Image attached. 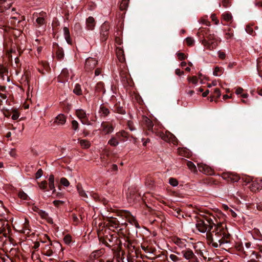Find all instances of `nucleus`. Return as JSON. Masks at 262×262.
<instances>
[{
    "mask_svg": "<svg viewBox=\"0 0 262 262\" xmlns=\"http://www.w3.org/2000/svg\"><path fill=\"white\" fill-rule=\"evenodd\" d=\"M169 183L171 185L173 186H176L178 185V182L177 180L173 178H169Z\"/></svg>",
    "mask_w": 262,
    "mask_h": 262,
    "instance_id": "nucleus-43",
    "label": "nucleus"
},
{
    "mask_svg": "<svg viewBox=\"0 0 262 262\" xmlns=\"http://www.w3.org/2000/svg\"><path fill=\"white\" fill-rule=\"evenodd\" d=\"M60 183L62 185H63L66 187H67V186H69V185H70V183H69V181L65 178H61Z\"/></svg>",
    "mask_w": 262,
    "mask_h": 262,
    "instance_id": "nucleus-46",
    "label": "nucleus"
},
{
    "mask_svg": "<svg viewBox=\"0 0 262 262\" xmlns=\"http://www.w3.org/2000/svg\"><path fill=\"white\" fill-rule=\"evenodd\" d=\"M230 237V234L228 233H226L224 229L223 228V236L222 238L218 239V242L220 243V245L225 244V243H229L228 239Z\"/></svg>",
    "mask_w": 262,
    "mask_h": 262,
    "instance_id": "nucleus-18",
    "label": "nucleus"
},
{
    "mask_svg": "<svg viewBox=\"0 0 262 262\" xmlns=\"http://www.w3.org/2000/svg\"><path fill=\"white\" fill-rule=\"evenodd\" d=\"M63 33L65 39L66 40L67 43L69 45L72 44V40L70 37V31L68 27H63Z\"/></svg>",
    "mask_w": 262,
    "mask_h": 262,
    "instance_id": "nucleus-21",
    "label": "nucleus"
},
{
    "mask_svg": "<svg viewBox=\"0 0 262 262\" xmlns=\"http://www.w3.org/2000/svg\"><path fill=\"white\" fill-rule=\"evenodd\" d=\"M53 51L55 53L56 57L59 60H61L63 58L64 55L63 50L59 46L58 43L56 42L53 43Z\"/></svg>",
    "mask_w": 262,
    "mask_h": 262,
    "instance_id": "nucleus-6",
    "label": "nucleus"
},
{
    "mask_svg": "<svg viewBox=\"0 0 262 262\" xmlns=\"http://www.w3.org/2000/svg\"><path fill=\"white\" fill-rule=\"evenodd\" d=\"M109 223L111 224L110 226L117 228L119 224V222L116 218L112 217L108 221Z\"/></svg>",
    "mask_w": 262,
    "mask_h": 262,
    "instance_id": "nucleus-26",
    "label": "nucleus"
},
{
    "mask_svg": "<svg viewBox=\"0 0 262 262\" xmlns=\"http://www.w3.org/2000/svg\"><path fill=\"white\" fill-rule=\"evenodd\" d=\"M95 92L97 96H100L101 93H102V95L105 93V90L104 89V83L102 82H99L96 84Z\"/></svg>",
    "mask_w": 262,
    "mask_h": 262,
    "instance_id": "nucleus-10",
    "label": "nucleus"
},
{
    "mask_svg": "<svg viewBox=\"0 0 262 262\" xmlns=\"http://www.w3.org/2000/svg\"><path fill=\"white\" fill-rule=\"evenodd\" d=\"M231 176V172H224L223 173L222 177L223 179L227 180H230Z\"/></svg>",
    "mask_w": 262,
    "mask_h": 262,
    "instance_id": "nucleus-47",
    "label": "nucleus"
},
{
    "mask_svg": "<svg viewBox=\"0 0 262 262\" xmlns=\"http://www.w3.org/2000/svg\"><path fill=\"white\" fill-rule=\"evenodd\" d=\"M116 136L119 140L120 141L124 142L129 139L130 135L128 133L122 130L121 132L117 133Z\"/></svg>",
    "mask_w": 262,
    "mask_h": 262,
    "instance_id": "nucleus-13",
    "label": "nucleus"
},
{
    "mask_svg": "<svg viewBox=\"0 0 262 262\" xmlns=\"http://www.w3.org/2000/svg\"><path fill=\"white\" fill-rule=\"evenodd\" d=\"M38 213L42 218H46L48 215V213L45 211L41 210H39Z\"/></svg>",
    "mask_w": 262,
    "mask_h": 262,
    "instance_id": "nucleus-59",
    "label": "nucleus"
},
{
    "mask_svg": "<svg viewBox=\"0 0 262 262\" xmlns=\"http://www.w3.org/2000/svg\"><path fill=\"white\" fill-rule=\"evenodd\" d=\"M118 139L117 138L116 136L115 137H112V138L109 140L108 143L113 146H116L118 145Z\"/></svg>",
    "mask_w": 262,
    "mask_h": 262,
    "instance_id": "nucleus-27",
    "label": "nucleus"
},
{
    "mask_svg": "<svg viewBox=\"0 0 262 262\" xmlns=\"http://www.w3.org/2000/svg\"><path fill=\"white\" fill-rule=\"evenodd\" d=\"M128 1L129 0H122L120 6L121 10H125L127 8Z\"/></svg>",
    "mask_w": 262,
    "mask_h": 262,
    "instance_id": "nucleus-37",
    "label": "nucleus"
},
{
    "mask_svg": "<svg viewBox=\"0 0 262 262\" xmlns=\"http://www.w3.org/2000/svg\"><path fill=\"white\" fill-rule=\"evenodd\" d=\"M110 237H108L107 235L106 236V239H108L110 242H112L114 238H117V235L115 234L110 235Z\"/></svg>",
    "mask_w": 262,
    "mask_h": 262,
    "instance_id": "nucleus-61",
    "label": "nucleus"
},
{
    "mask_svg": "<svg viewBox=\"0 0 262 262\" xmlns=\"http://www.w3.org/2000/svg\"><path fill=\"white\" fill-rule=\"evenodd\" d=\"M3 114L5 117L9 118L11 115V112L9 110L6 109L3 111Z\"/></svg>",
    "mask_w": 262,
    "mask_h": 262,
    "instance_id": "nucleus-52",
    "label": "nucleus"
},
{
    "mask_svg": "<svg viewBox=\"0 0 262 262\" xmlns=\"http://www.w3.org/2000/svg\"><path fill=\"white\" fill-rule=\"evenodd\" d=\"M137 221L136 220V219L132 215L129 217L128 219V222L132 224L133 225H134V224L137 222Z\"/></svg>",
    "mask_w": 262,
    "mask_h": 262,
    "instance_id": "nucleus-57",
    "label": "nucleus"
},
{
    "mask_svg": "<svg viewBox=\"0 0 262 262\" xmlns=\"http://www.w3.org/2000/svg\"><path fill=\"white\" fill-rule=\"evenodd\" d=\"M212 232H215V235L217 237L216 240L218 241V239L222 238L223 236V227L222 224H217V226L214 228V230L212 231Z\"/></svg>",
    "mask_w": 262,
    "mask_h": 262,
    "instance_id": "nucleus-12",
    "label": "nucleus"
},
{
    "mask_svg": "<svg viewBox=\"0 0 262 262\" xmlns=\"http://www.w3.org/2000/svg\"><path fill=\"white\" fill-rule=\"evenodd\" d=\"M49 187L50 190H53V193H55L56 189L54 185V177L53 174L50 175L49 178Z\"/></svg>",
    "mask_w": 262,
    "mask_h": 262,
    "instance_id": "nucleus-22",
    "label": "nucleus"
},
{
    "mask_svg": "<svg viewBox=\"0 0 262 262\" xmlns=\"http://www.w3.org/2000/svg\"><path fill=\"white\" fill-rule=\"evenodd\" d=\"M185 40H186V42L187 45L189 46H193L194 43V40L193 39V38L190 37H187L185 39Z\"/></svg>",
    "mask_w": 262,
    "mask_h": 262,
    "instance_id": "nucleus-42",
    "label": "nucleus"
},
{
    "mask_svg": "<svg viewBox=\"0 0 262 262\" xmlns=\"http://www.w3.org/2000/svg\"><path fill=\"white\" fill-rule=\"evenodd\" d=\"M86 27L89 30H92L95 26V21L94 18L90 16L86 19Z\"/></svg>",
    "mask_w": 262,
    "mask_h": 262,
    "instance_id": "nucleus-19",
    "label": "nucleus"
},
{
    "mask_svg": "<svg viewBox=\"0 0 262 262\" xmlns=\"http://www.w3.org/2000/svg\"><path fill=\"white\" fill-rule=\"evenodd\" d=\"M64 202L62 201H59V200H55L53 201V204L55 207H59L60 205L63 204Z\"/></svg>",
    "mask_w": 262,
    "mask_h": 262,
    "instance_id": "nucleus-51",
    "label": "nucleus"
},
{
    "mask_svg": "<svg viewBox=\"0 0 262 262\" xmlns=\"http://www.w3.org/2000/svg\"><path fill=\"white\" fill-rule=\"evenodd\" d=\"M223 68L216 67L213 71V75L217 76H220L223 73Z\"/></svg>",
    "mask_w": 262,
    "mask_h": 262,
    "instance_id": "nucleus-33",
    "label": "nucleus"
},
{
    "mask_svg": "<svg viewBox=\"0 0 262 262\" xmlns=\"http://www.w3.org/2000/svg\"><path fill=\"white\" fill-rule=\"evenodd\" d=\"M174 243L180 247H182L183 245V242L179 238H177L174 241Z\"/></svg>",
    "mask_w": 262,
    "mask_h": 262,
    "instance_id": "nucleus-56",
    "label": "nucleus"
},
{
    "mask_svg": "<svg viewBox=\"0 0 262 262\" xmlns=\"http://www.w3.org/2000/svg\"><path fill=\"white\" fill-rule=\"evenodd\" d=\"M80 144L83 148H88L90 147L91 144L89 141L86 140H80Z\"/></svg>",
    "mask_w": 262,
    "mask_h": 262,
    "instance_id": "nucleus-31",
    "label": "nucleus"
},
{
    "mask_svg": "<svg viewBox=\"0 0 262 262\" xmlns=\"http://www.w3.org/2000/svg\"><path fill=\"white\" fill-rule=\"evenodd\" d=\"M39 188L42 190H48V183L46 181H43L40 183H38Z\"/></svg>",
    "mask_w": 262,
    "mask_h": 262,
    "instance_id": "nucleus-35",
    "label": "nucleus"
},
{
    "mask_svg": "<svg viewBox=\"0 0 262 262\" xmlns=\"http://www.w3.org/2000/svg\"><path fill=\"white\" fill-rule=\"evenodd\" d=\"M11 4L9 5V6L8 8H6L5 6H2L0 7V13H8L7 11L9 10V8L10 7Z\"/></svg>",
    "mask_w": 262,
    "mask_h": 262,
    "instance_id": "nucleus-50",
    "label": "nucleus"
},
{
    "mask_svg": "<svg viewBox=\"0 0 262 262\" xmlns=\"http://www.w3.org/2000/svg\"><path fill=\"white\" fill-rule=\"evenodd\" d=\"M207 238L210 242L212 243V245L214 248H218L219 245L216 242H213V235L211 233H207Z\"/></svg>",
    "mask_w": 262,
    "mask_h": 262,
    "instance_id": "nucleus-24",
    "label": "nucleus"
},
{
    "mask_svg": "<svg viewBox=\"0 0 262 262\" xmlns=\"http://www.w3.org/2000/svg\"><path fill=\"white\" fill-rule=\"evenodd\" d=\"M109 29V25L106 22L104 23L101 26L100 33V39L102 42H104L107 40L108 35Z\"/></svg>",
    "mask_w": 262,
    "mask_h": 262,
    "instance_id": "nucleus-4",
    "label": "nucleus"
},
{
    "mask_svg": "<svg viewBox=\"0 0 262 262\" xmlns=\"http://www.w3.org/2000/svg\"><path fill=\"white\" fill-rule=\"evenodd\" d=\"M43 171L41 169H39L35 174L36 179H38L42 175Z\"/></svg>",
    "mask_w": 262,
    "mask_h": 262,
    "instance_id": "nucleus-54",
    "label": "nucleus"
},
{
    "mask_svg": "<svg viewBox=\"0 0 262 262\" xmlns=\"http://www.w3.org/2000/svg\"><path fill=\"white\" fill-rule=\"evenodd\" d=\"M73 92L74 94H75L77 95H82L81 85L78 83L76 84Z\"/></svg>",
    "mask_w": 262,
    "mask_h": 262,
    "instance_id": "nucleus-28",
    "label": "nucleus"
},
{
    "mask_svg": "<svg viewBox=\"0 0 262 262\" xmlns=\"http://www.w3.org/2000/svg\"><path fill=\"white\" fill-rule=\"evenodd\" d=\"M179 155L184 156L187 157L189 155V151L186 148L179 149Z\"/></svg>",
    "mask_w": 262,
    "mask_h": 262,
    "instance_id": "nucleus-34",
    "label": "nucleus"
},
{
    "mask_svg": "<svg viewBox=\"0 0 262 262\" xmlns=\"http://www.w3.org/2000/svg\"><path fill=\"white\" fill-rule=\"evenodd\" d=\"M75 113L77 117L80 120L82 124L88 125H91L88 118L89 114H87L85 111L82 109H77Z\"/></svg>",
    "mask_w": 262,
    "mask_h": 262,
    "instance_id": "nucleus-3",
    "label": "nucleus"
},
{
    "mask_svg": "<svg viewBox=\"0 0 262 262\" xmlns=\"http://www.w3.org/2000/svg\"><path fill=\"white\" fill-rule=\"evenodd\" d=\"M101 127H102V132L105 135L111 134L114 129V126L110 122H102L101 124Z\"/></svg>",
    "mask_w": 262,
    "mask_h": 262,
    "instance_id": "nucleus-5",
    "label": "nucleus"
},
{
    "mask_svg": "<svg viewBox=\"0 0 262 262\" xmlns=\"http://www.w3.org/2000/svg\"><path fill=\"white\" fill-rule=\"evenodd\" d=\"M112 110L114 112L117 113L122 115H124L126 114V111L123 107V105H121L120 101L116 102Z\"/></svg>",
    "mask_w": 262,
    "mask_h": 262,
    "instance_id": "nucleus-9",
    "label": "nucleus"
},
{
    "mask_svg": "<svg viewBox=\"0 0 262 262\" xmlns=\"http://www.w3.org/2000/svg\"><path fill=\"white\" fill-rule=\"evenodd\" d=\"M141 124L144 130H146L147 134H155L157 136H159L161 139L165 141H169L168 137L164 134L163 133L156 131L155 128H154L153 122L146 116H142L141 120Z\"/></svg>",
    "mask_w": 262,
    "mask_h": 262,
    "instance_id": "nucleus-2",
    "label": "nucleus"
},
{
    "mask_svg": "<svg viewBox=\"0 0 262 262\" xmlns=\"http://www.w3.org/2000/svg\"><path fill=\"white\" fill-rule=\"evenodd\" d=\"M196 228L199 230L200 232L205 233L207 231L208 226L207 224L205 223L203 220H200L196 224Z\"/></svg>",
    "mask_w": 262,
    "mask_h": 262,
    "instance_id": "nucleus-14",
    "label": "nucleus"
},
{
    "mask_svg": "<svg viewBox=\"0 0 262 262\" xmlns=\"http://www.w3.org/2000/svg\"><path fill=\"white\" fill-rule=\"evenodd\" d=\"M80 195L83 198H88V195L85 192V191L82 189H80L79 191L78 192Z\"/></svg>",
    "mask_w": 262,
    "mask_h": 262,
    "instance_id": "nucleus-60",
    "label": "nucleus"
},
{
    "mask_svg": "<svg viewBox=\"0 0 262 262\" xmlns=\"http://www.w3.org/2000/svg\"><path fill=\"white\" fill-rule=\"evenodd\" d=\"M97 64V61L93 58H88L85 62L84 68L87 71H92L93 70Z\"/></svg>",
    "mask_w": 262,
    "mask_h": 262,
    "instance_id": "nucleus-7",
    "label": "nucleus"
},
{
    "mask_svg": "<svg viewBox=\"0 0 262 262\" xmlns=\"http://www.w3.org/2000/svg\"><path fill=\"white\" fill-rule=\"evenodd\" d=\"M257 70L259 76H262V58L257 60Z\"/></svg>",
    "mask_w": 262,
    "mask_h": 262,
    "instance_id": "nucleus-29",
    "label": "nucleus"
},
{
    "mask_svg": "<svg viewBox=\"0 0 262 262\" xmlns=\"http://www.w3.org/2000/svg\"><path fill=\"white\" fill-rule=\"evenodd\" d=\"M187 79L189 82H191L193 84H196L198 81L197 77L195 76L192 77L188 76Z\"/></svg>",
    "mask_w": 262,
    "mask_h": 262,
    "instance_id": "nucleus-45",
    "label": "nucleus"
},
{
    "mask_svg": "<svg viewBox=\"0 0 262 262\" xmlns=\"http://www.w3.org/2000/svg\"><path fill=\"white\" fill-rule=\"evenodd\" d=\"M23 228L25 230H29V222L27 219L25 220V222L23 225Z\"/></svg>",
    "mask_w": 262,
    "mask_h": 262,
    "instance_id": "nucleus-58",
    "label": "nucleus"
},
{
    "mask_svg": "<svg viewBox=\"0 0 262 262\" xmlns=\"http://www.w3.org/2000/svg\"><path fill=\"white\" fill-rule=\"evenodd\" d=\"M198 169L200 171L208 175H213L214 174V170L208 166L199 163L198 164Z\"/></svg>",
    "mask_w": 262,
    "mask_h": 262,
    "instance_id": "nucleus-8",
    "label": "nucleus"
},
{
    "mask_svg": "<svg viewBox=\"0 0 262 262\" xmlns=\"http://www.w3.org/2000/svg\"><path fill=\"white\" fill-rule=\"evenodd\" d=\"M125 242L126 243H124V246L126 247L127 248L130 249L131 248H133V249H134L135 247L134 246H133V241L129 239L128 237H125L124 238Z\"/></svg>",
    "mask_w": 262,
    "mask_h": 262,
    "instance_id": "nucleus-23",
    "label": "nucleus"
},
{
    "mask_svg": "<svg viewBox=\"0 0 262 262\" xmlns=\"http://www.w3.org/2000/svg\"><path fill=\"white\" fill-rule=\"evenodd\" d=\"M241 179H242V180L243 182H244L246 184L250 183L253 181L252 178L247 176L242 177Z\"/></svg>",
    "mask_w": 262,
    "mask_h": 262,
    "instance_id": "nucleus-36",
    "label": "nucleus"
},
{
    "mask_svg": "<svg viewBox=\"0 0 262 262\" xmlns=\"http://www.w3.org/2000/svg\"><path fill=\"white\" fill-rule=\"evenodd\" d=\"M69 76V71L67 69H63L60 75L58 77L59 81L60 82H65L68 80V78Z\"/></svg>",
    "mask_w": 262,
    "mask_h": 262,
    "instance_id": "nucleus-15",
    "label": "nucleus"
},
{
    "mask_svg": "<svg viewBox=\"0 0 262 262\" xmlns=\"http://www.w3.org/2000/svg\"><path fill=\"white\" fill-rule=\"evenodd\" d=\"M197 35L200 39V42L207 49L213 50L218 45L214 36V34L211 33L209 29L200 28L197 33Z\"/></svg>",
    "mask_w": 262,
    "mask_h": 262,
    "instance_id": "nucleus-1",
    "label": "nucleus"
},
{
    "mask_svg": "<svg viewBox=\"0 0 262 262\" xmlns=\"http://www.w3.org/2000/svg\"><path fill=\"white\" fill-rule=\"evenodd\" d=\"M222 16L225 20L227 22L231 21L232 16L231 14L229 12H225L222 14Z\"/></svg>",
    "mask_w": 262,
    "mask_h": 262,
    "instance_id": "nucleus-32",
    "label": "nucleus"
},
{
    "mask_svg": "<svg viewBox=\"0 0 262 262\" xmlns=\"http://www.w3.org/2000/svg\"><path fill=\"white\" fill-rule=\"evenodd\" d=\"M36 21L39 25H42L45 23V20L44 18L41 17L37 18Z\"/></svg>",
    "mask_w": 262,
    "mask_h": 262,
    "instance_id": "nucleus-48",
    "label": "nucleus"
},
{
    "mask_svg": "<svg viewBox=\"0 0 262 262\" xmlns=\"http://www.w3.org/2000/svg\"><path fill=\"white\" fill-rule=\"evenodd\" d=\"M181 253L182 254L183 257L187 260L191 259L192 256H193L194 255L193 251L189 248L182 250Z\"/></svg>",
    "mask_w": 262,
    "mask_h": 262,
    "instance_id": "nucleus-17",
    "label": "nucleus"
},
{
    "mask_svg": "<svg viewBox=\"0 0 262 262\" xmlns=\"http://www.w3.org/2000/svg\"><path fill=\"white\" fill-rule=\"evenodd\" d=\"M63 240L66 244H70L72 241V237L70 235H66L63 238Z\"/></svg>",
    "mask_w": 262,
    "mask_h": 262,
    "instance_id": "nucleus-44",
    "label": "nucleus"
},
{
    "mask_svg": "<svg viewBox=\"0 0 262 262\" xmlns=\"http://www.w3.org/2000/svg\"><path fill=\"white\" fill-rule=\"evenodd\" d=\"M18 196L24 200H28L29 199V196L28 195L24 192V191H20L18 193Z\"/></svg>",
    "mask_w": 262,
    "mask_h": 262,
    "instance_id": "nucleus-40",
    "label": "nucleus"
},
{
    "mask_svg": "<svg viewBox=\"0 0 262 262\" xmlns=\"http://www.w3.org/2000/svg\"><path fill=\"white\" fill-rule=\"evenodd\" d=\"M110 113L109 109L103 104H101L100 106L99 113L100 114L101 116L106 117L110 115Z\"/></svg>",
    "mask_w": 262,
    "mask_h": 262,
    "instance_id": "nucleus-16",
    "label": "nucleus"
},
{
    "mask_svg": "<svg viewBox=\"0 0 262 262\" xmlns=\"http://www.w3.org/2000/svg\"><path fill=\"white\" fill-rule=\"evenodd\" d=\"M66 121V116L62 114H60L55 117L53 124L56 123L58 125H62L65 124Z\"/></svg>",
    "mask_w": 262,
    "mask_h": 262,
    "instance_id": "nucleus-11",
    "label": "nucleus"
},
{
    "mask_svg": "<svg viewBox=\"0 0 262 262\" xmlns=\"http://www.w3.org/2000/svg\"><path fill=\"white\" fill-rule=\"evenodd\" d=\"M72 128L75 131H78L79 130V123L78 122L74 120L72 121Z\"/></svg>",
    "mask_w": 262,
    "mask_h": 262,
    "instance_id": "nucleus-38",
    "label": "nucleus"
},
{
    "mask_svg": "<svg viewBox=\"0 0 262 262\" xmlns=\"http://www.w3.org/2000/svg\"><path fill=\"white\" fill-rule=\"evenodd\" d=\"M170 258L173 261H178L181 260V259L174 254H170L169 256Z\"/></svg>",
    "mask_w": 262,
    "mask_h": 262,
    "instance_id": "nucleus-55",
    "label": "nucleus"
},
{
    "mask_svg": "<svg viewBox=\"0 0 262 262\" xmlns=\"http://www.w3.org/2000/svg\"><path fill=\"white\" fill-rule=\"evenodd\" d=\"M207 226L208 227L207 231V232L211 233L210 231L213 229V227L214 226L215 228L217 226V225H216L215 224H211V225L207 224Z\"/></svg>",
    "mask_w": 262,
    "mask_h": 262,
    "instance_id": "nucleus-62",
    "label": "nucleus"
},
{
    "mask_svg": "<svg viewBox=\"0 0 262 262\" xmlns=\"http://www.w3.org/2000/svg\"><path fill=\"white\" fill-rule=\"evenodd\" d=\"M241 178L237 174L231 173L230 181L232 182H237L241 180Z\"/></svg>",
    "mask_w": 262,
    "mask_h": 262,
    "instance_id": "nucleus-39",
    "label": "nucleus"
},
{
    "mask_svg": "<svg viewBox=\"0 0 262 262\" xmlns=\"http://www.w3.org/2000/svg\"><path fill=\"white\" fill-rule=\"evenodd\" d=\"M222 4L224 7H228L231 6V0H223Z\"/></svg>",
    "mask_w": 262,
    "mask_h": 262,
    "instance_id": "nucleus-49",
    "label": "nucleus"
},
{
    "mask_svg": "<svg viewBox=\"0 0 262 262\" xmlns=\"http://www.w3.org/2000/svg\"><path fill=\"white\" fill-rule=\"evenodd\" d=\"M127 198L129 201H135L138 200L140 196L134 191L129 190V192L127 193Z\"/></svg>",
    "mask_w": 262,
    "mask_h": 262,
    "instance_id": "nucleus-20",
    "label": "nucleus"
},
{
    "mask_svg": "<svg viewBox=\"0 0 262 262\" xmlns=\"http://www.w3.org/2000/svg\"><path fill=\"white\" fill-rule=\"evenodd\" d=\"M246 30L247 32L250 34H252L253 32V29L250 26H247L246 28Z\"/></svg>",
    "mask_w": 262,
    "mask_h": 262,
    "instance_id": "nucleus-63",
    "label": "nucleus"
},
{
    "mask_svg": "<svg viewBox=\"0 0 262 262\" xmlns=\"http://www.w3.org/2000/svg\"><path fill=\"white\" fill-rule=\"evenodd\" d=\"M177 56L178 58L181 60H184L187 58L186 56L183 53H178Z\"/></svg>",
    "mask_w": 262,
    "mask_h": 262,
    "instance_id": "nucleus-53",
    "label": "nucleus"
},
{
    "mask_svg": "<svg viewBox=\"0 0 262 262\" xmlns=\"http://www.w3.org/2000/svg\"><path fill=\"white\" fill-rule=\"evenodd\" d=\"M189 260H190L191 262H199L198 257L195 254L192 256L191 259H189Z\"/></svg>",
    "mask_w": 262,
    "mask_h": 262,
    "instance_id": "nucleus-64",
    "label": "nucleus"
},
{
    "mask_svg": "<svg viewBox=\"0 0 262 262\" xmlns=\"http://www.w3.org/2000/svg\"><path fill=\"white\" fill-rule=\"evenodd\" d=\"M221 93L220 90L218 88H215L214 90L213 94L211 97H210V101H212L214 98H219L220 97Z\"/></svg>",
    "mask_w": 262,
    "mask_h": 262,
    "instance_id": "nucleus-25",
    "label": "nucleus"
},
{
    "mask_svg": "<svg viewBox=\"0 0 262 262\" xmlns=\"http://www.w3.org/2000/svg\"><path fill=\"white\" fill-rule=\"evenodd\" d=\"M8 73V69L7 67H5L2 65L0 68V75L3 77L4 74Z\"/></svg>",
    "mask_w": 262,
    "mask_h": 262,
    "instance_id": "nucleus-41",
    "label": "nucleus"
},
{
    "mask_svg": "<svg viewBox=\"0 0 262 262\" xmlns=\"http://www.w3.org/2000/svg\"><path fill=\"white\" fill-rule=\"evenodd\" d=\"M187 165L191 171L194 173L197 172V168L193 162L190 161H187Z\"/></svg>",
    "mask_w": 262,
    "mask_h": 262,
    "instance_id": "nucleus-30",
    "label": "nucleus"
}]
</instances>
